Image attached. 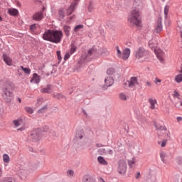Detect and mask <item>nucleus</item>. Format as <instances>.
<instances>
[{
	"label": "nucleus",
	"instance_id": "f257e3e1",
	"mask_svg": "<svg viewBox=\"0 0 182 182\" xmlns=\"http://www.w3.org/2000/svg\"><path fill=\"white\" fill-rule=\"evenodd\" d=\"M144 4L143 0H135L134 2V9L128 16V22L132 26H140L141 25V18H140L141 11Z\"/></svg>",
	"mask_w": 182,
	"mask_h": 182
},
{
	"label": "nucleus",
	"instance_id": "f03ea898",
	"mask_svg": "<svg viewBox=\"0 0 182 182\" xmlns=\"http://www.w3.org/2000/svg\"><path fill=\"white\" fill-rule=\"evenodd\" d=\"M62 38H63L62 31L48 30L46 31L43 36L44 41H48L53 43H60Z\"/></svg>",
	"mask_w": 182,
	"mask_h": 182
},
{
	"label": "nucleus",
	"instance_id": "7ed1b4c3",
	"mask_svg": "<svg viewBox=\"0 0 182 182\" xmlns=\"http://www.w3.org/2000/svg\"><path fill=\"white\" fill-rule=\"evenodd\" d=\"M1 96L6 103L12 102V99H14V86L9 83H6L2 87Z\"/></svg>",
	"mask_w": 182,
	"mask_h": 182
},
{
	"label": "nucleus",
	"instance_id": "20e7f679",
	"mask_svg": "<svg viewBox=\"0 0 182 182\" xmlns=\"http://www.w3.org/2000/svg\"><path fill=\"white\" fill-rule=\"evenodd\" d=\"M134 55L139 62H144L149 58V51L146 50L143 47H139L135 50Z\"/></svg>",
	"mask_w": 182,
	"mask_h": 182
},
{
	"label": "nucleus",
	"instance_id": "39448f33",
	"mask_svg": "<svg viewBox=\"0 0 182 182\" xmlns=\"http://www.w3.org/2000/svg\"><path fill=\"white\" fill-rule=\"evenodd\" d=\"M117 171L119 174H122V176L126 174V171H127V164L126 161H119Z\"/></svg>",
	"mask_w": 182,
	"mask_h": 182
},
{
	"label": "nucleus",
	"instance_id": "423d86ee",
	"mask_svg": "<svg viewBox=\"0 0 182 182\" xmlns=\"http://www.w3.org/2000/svg\"><path fill=\"white\" fill-rule=\"evenodd\" d=\"M30 139L34 143L36 141H39L41 140V130L40 129H35L32 132Z\"/></svg>",
	"mask_w": 182,
	"mask_h": 182
},
{
	"label": "nucleus",
	"instance_id": "0eeeda50",
	"mask_svg": "<svg viewBox=\"0 0 182 182\" xmlns=\"http://www.w3.org/2000/svg\"><path fill=\"white\" fill-rule=\"evenodd\" d=\"M154 52L159 60H160V62H164V56L166 55V53H164L163 50L157 48H155Z\"/></svg>",
	"mask_w": 182,
	"mask_h": 182
},
{
	"label": "nucleus",
	"instance_id": "6e6552de",
	"mask_svg": "<svg viewBox=\"0 0 182 182\" xmlns=\"http://www.w3.org/2000/svg\"><path fill=\"white\" fill-rule=\"evenodd\" d=\"M114 83V80L112 77H107L105 79V85L102 87L105 90L107 89V87H110V86H113Z\"/></svg>",
	"mask_w": 182,
	"mask_h": 182
},
{
	"label": "nucleus",
	"instance_id": "1a4fd4ad",
	"mask_svg": "<svg viewBox=\"0 0 182 182\" xmlns=\"http://www.w3.org/2000/svg\"><path fill=\"white\" fill-rule=\"evenodd\" d=\"M130 53L131 51L129 48L124 49V50L122 51V54L120 57V59H123V60H127V59H129L130 56Z\"/></svg>",
	"mask_w": 182,
	"mask_h": 182
},
{
	"label": "nucleus",
	"instance_id": "9d476101",
	"mask_svg": "<svg viewBox=\"0 0 182 182\" xmlns=\"http://www.w3.org/2000/svg\"><path fill=\"white\" fill-rule=\"evenodd\" d=\"M30 82L31 83H36V85H39V83H41V77L37 73H33Z\"/></svg>",
	"mask_w": 182,
	"mask_h": 182
},
{
	"label": "nucleus",
	"instance_id": "9b49d317",
	"mask_svg": "<svg viewBox=\"0 0 182 182\" xmlns=\"http://www.w3.org/2000/svg\"><path fill=\"white\" fill-rule=\"evenodd\" d=\"M43 13L38 11L33 15V21H42L43 19Z\"/></svg>",
	"mask_w": 182,
	"mask_h": 182
},
{
	"label": "nucleus",
	"instance_id": "f8f14e48",
	"mask_svg": "<svg viewBox=\"0 0 182 182\" xmlns=\"http://www.w3.org/2000/svg\"><path fill=\"white\" fill-rule=\"evenodd\" d=\"M148 102L150 105L149 108L151 110H154V109H156V105H157V100H156V98H149Z\"/></svg>",
	"mask_w": 182,
	"mask_h": 182
},
{
	"label": "nucleus",
	"instance_id": "ddd939ff",
	"mask_svg": "<svg viewBox=\"0 0 182 182\" xmlns=\"http://www.w3.org/2000/svg\"><path fill=\"white\" fill-rule=\"evenodd\" d=\"M3 59L4 61L5 62V63H6L8 65V66H12V58H11V57H9V55H6V54H4L3 55Z\"/></svg>",
	"mask_w": 182,
	"mask_h": 182
},
{
	"label": "nucleus",
	"instance_id": "4468645a",
	"mask_svg": "<svg viewBox=\"0 0 182 182\" xmlns=\"http://www.w3.org/2000/svg\"><path fill=\"white\" fill-rule=\"evenodd\" d=\"M89 61V58L87 57H82L81 60H80V68H86V65L87 64V62Z\"/></svg>",
	"mask_w": 182,
	"mask_h": 182
},
{
	"label": "nucleus",
	"instance_id": "2eb2a0df",
	"mask_svg": "<svg viewBox=\"0 0 182 182\" xmlns=\"http://www.w3.org/2000/svg\"><path fill=\"white\" fill-rule=\"evenodd\" d=\"M129 85L131 87H134L139 85V81H137L136 77H132L129 80Z\"/></svg>",
	"mask_w": 182,
	"mask_h": 182
},
{
	"label": "nucleus",
	"instance_id": "dca6fc26",
	"mask_svg": "<svg viewBox=\"0 0 182 182\" xmlns=\"http://www.w3.org/2000/svg\"><path fill=\"white\" fill-rule=\"evenodd\" d=\"M76 139H79L80 140H82L83 137H85V131L83 129H79L76 132L75 134Z\"/></svg>",
	"mask_w": 182,
	"mask_h": 182
},
{
	"label": "nucleus",
	"instance_id": "f3484780",
	"mask_svg": "<svg viewBox=\"0 0 182 182\" xmlns=\"http://www.w3.org/2000/svg\"><path fill=\"white\" fill-rule=\"evenodd\" d=\"M40 91L41 93H52V85H48L46 87L41 89Z\"/></svg>",
	"mask_w": 182,
	"mask_h": 182
},
{
	"label": "nucleus",
	"instance_id": "a211bd4d",
	"mask_svg": "<svg viewBox=\"0 0 182 182\" xmlns=\"http://www.w3.org/2000/svg\"><path fill=\"white\" fill-rule=\"evenodd\" d=\"M77 5V3H73L71 4L67 10V15H72V13L75 11V6Z\"/></svg>",
	"mask_w": 182,
	"mask_h": 182
},
{
	"label": "nucleus",
	"instance_id": "6ab92c4d",
	"mask_svg": "<svg viewBox=\"0 0 182 182\" xmlns=\"http://www.w3.org/2000/svg\"><path fill=\"white\" fill-rule=\"evenodd\" d=\"M161 31H163V25L161 24V21H159L158 22L154 32V33H160Z\"/></svg>",
	"mask_w": 182,
	"mask_h": 182
},
{
	"label": "nucleus",
	"instance_id": "aec40b11",
	"mask_svg": "<svg viewBox=\"0 0 182 182\" xmlns=\"http://www.w3.org/2000/svg\"><path fill=\"white\" fill-rule=\"evenodd\" d=\"M97 161L98 163H100V164H102V166H107L108 164L106 159H105L103 156H98Z\"/></svg>",
	"mask_w": 182,
	"mask_h": 182
},
{
	"label": "nucleus",
	"instance_id": "412c9836",
	"mask_svg": "<svg viewBox=\"0 0 182 182\" xmlns=\"http://www.w3.org/2000/svg\"><path fill=\"white\" fill-rule=\"evenodd\" d=\"M13 123H14L15 127H19V126H21V124H22V123H23V120H22V119H21V118H18L16 120H14Z\"/></svg>",
	"mask_w": 182,
	"mask_h": 182
},
{
	"label": "nucleus",
	"instance_id": "4be33fe9",
	"mask_svg": "<svg viewBox=\"0 0 182 182\" xmlns=\"http://www.w3.org/2000/svg\"><path fill=\"white\" fill-rule=\"evenodd\" d=\"M58 18L60 21H62L63 18H65V9H60L58 11Z\"/></svg>",
	"mask_w": 182,
	"mask_h": 182
},
{
	"label": "nucleus",
	"instance_id": "5701e85b",
	"mask_svg": "<svg viewBox=\"0 0 182 182\" xmlns=\"http://www.w3.org/2000/svg\"><path fill=\"white\" fill-rule=\"evenodd\" d=\"M9 15H11L12 16H16V15H18V14H19V12L18 11V9H9Z\"/></svg>",
	"mask_w": 182,
	"mask_h": 182
},
{
	"label": "nucleus",
	"instance_id": "b1692460",
	"mask_svg": "<svg viewBox=\"0 0 182 182\" xmlns=\"http://www.w3.org/2000/svg\"><path fill=\"white\" fill-rule=\"evenodd\" d=\"M136 164V158H132L129 161H128V165L131 168H133L134 167V165Z\"/></svg>",
	"mask_w": 182,
	"mask_h": 182
},
{
	"label": "nucleus",
	"instance_id": "393cba45",
	"mask_svg": "<svg viewBox=\"0 0 182 182\" xmlns=\"http://www.w3.org/2000/svg\"><path fill=\"white\" fill-rule=\"evenodd\" d=\"M63 30H64V32H65V34L66 35V36H69L70 33V26H64Z\"/></svg>",
	"mask_w": 182,
	"mask_h": 182
},
{
	"label": "nucleus",
	"instance_id": "a878e982",
	"mask_svg": "<svg viewBox=\"0 0 182 182\" xmlns=\"http://www.w3.org/2000/svg\"><path fill=\"white\" fill-rule=\"evenodd\" d=\"M175 82H176V83H181V82H182V74L179 73V74L176 75Z\"/></svg>",
	"mask_w": 182,
	"mask_h": 182
},
{
	"label": "nucleus",
	"instance_id": "bb28decb",
	"mask_svg": "<svg viewBox=\"0 0 182 182\" xmlns=\"http://www.w3.org/2000/svg\"><path fill=\"white\" fill-rule=\"evenodd\" d=\"M3 161L4 163H9V161H11V158L9 157V155L4 154L3 155Z\"/></svg>",
	"mask_w": 182,
	"mask_h": 182
},
{
	"label": "nucleus",
	"instance_id": "cd10ccee",
	"mask_svg": "<svg viewBox=\"0 0 182 182\" xmlns=\"http://www.w3.org/2000/svg\"><path fill=\"white\" fill-rule=\"evenodd\" d=\"M119 97L120 100H123V101L127 100V96L126 95V94H124L123 92L119 93Z\"/></svg>",
	"mask_w": 182,
	"mask_h": 182
},
{
	"label": "nucleus",
	"instance_id": "c85d7f7f",
	"mask_svg": "<svg viewBox=\"0 0 182 182\" xmlns=\"http://www.w3.org/2000/svg\"><path fill=\"white\" fill-rule=\"evenodd\" d=\"M158 144H159L161 147H166V144H167V139H163L162 141H159Z\"/></svg>",
	"mask_w": 182,
	"mask_h": 182
},
{
	"label": "nucleus",
	"instance_id": "c756f323",
	"mask_svg": "<svg viewBox=\"0 0 182 182\" xmlns=\"http://www.w3.org/2000/svg\"><path fill=\"white\" fill-rule=\"evenodd\" d=\"M107 75H108V76H112V75H114V69L109 68L108 70H107Z\"/></svg>",
	"mask_w": 182,
	"mask_h": 182
},
{
	"label": "nucleus",
	"instance_id": "7c9ffc66",
	"mask_svg": "<svg viewBox=\"0 0 182 182\" xmlns=\"http://www.w3.org/2000/svg\"><path fill=\"white\" fill-rule=\"evenodd\" d=\"M21 68L24 73H26L27 75H31V70L29 68H23V66H21Z\"/></svg>",
	"mask_w": 182,
	"mask_h": 182
},
{
	"label": "nucleus",
	"instance_id": "2f4dec72",
	"mask_svg": "<svg viewBox=\"0 0 182 182\" xmlns=\"http://www.w3.org/2000/svg\"><path fill=\"white\" fill-rule=\"evenodd\" d=\"M25 110L27 113H29V114H32L33 113V109L31 107H26Z\"/></svg>",
	"mask_w": 182,
	"mask_h": 182
},
{
	"label": "nucleus",
	"instance_id": "473e14b6",
	"mask_svg": "<svg viewBox=\"0 0 182 182\" xmlns=\"http://www.w3.org/2000/svg\"><path fill=\"white\" fill-rule=\"evenodd\" d=\"M84 26L80 24L75 27L74 32H79L80 29H83Z\"/></svg>",
	"mask_w": 182,
	"mask_h": 182
},
{
	"label": "nucleus",
	"instance_id": "72a5a7b5",
	"mask_svg": "<svg viewBox=\"0 0 182 182\" xmlns=\"http://www.w3.org/2000/svg\"><path fill=\"white\" fill-rule=\"evenodd\" d=\"M115 49L117 50V56H118L120 58L123 53H122L120 48H119V46H116Z\"/></svg>",
	"mask_w": 182,
	"mask_h": 182
},
{
	"label": "nucleus",
	"instance_id": "f704fd0d",
	"mask_svg": "<svg viewBox=\"0 0 182 182\" xmlns=\"http://www.w3.org/2000/svg\"><path fill=\"white\" fill-rule=\"evenodd\" d=\"M100 151L102 150L103 153H105V154H113V150L112 149H107V151H105V149H100Z\"/></svg>",
	"mask_w": 182,
	"mask_h": 182
},
{
	"label": "nucleus",
	"instance_id": "c9c22d12",
	"mask_svg": "<svg viewBox=\"0 0 182 182\" xmlns=\"http://www.w3.org/2000/svg\"><path fill=\"white\" fill-rule=\"evenodd\" d=\"M74 175H75V171H73V170L70 169L67 171L68 177H73Z\"/></svg>",
	"mask_w": 182,
	"mask_h": 182
},
{
	"label": "nucleus",
	"instance_id": "e433bc0d",
	"mask_svg": "<svg viewBox=\"0 0 182 182\" xmlns=\"http://www.w3.org/2000/svg\"><path fill=\"white\" fill-rule=\"evenodd\" d=\"M168 9H170V7L168 6H166L164 7V15L165 18H167V15H168Z\"/></svg>",
	"mask_w": 182,
	"mask_h": 182
},
{
	"label": "nucleus",
	"instance_id": "4c0bfd02",
	"mask_svg": "<svg viewBox=\"0 0 182 182\" xmlns=\"http://www.w3.org/2000/svg\"><path fill=\"white\" fill-rule=\"evenodd\" d=\"M54 97H55V99H64L65 96L62 94H54Z\"/></svg>",
	"mask_w": 182,
	"mask_h": 182
},
{
	"label": "nucleus",
	"instance_id": "58836bf2",
	"mask_svg": "<svg viewBox=\"0 0 182 182\" xmlns=\"http://www.w3.org/2000/svg\"><path fill=\"white\" fill-rule=\"evenodd\" d=\"M173 96L174 99H180V93L176 90L173 92Z\"/></svg>",
	"mask_w": 182,
	"mask_h": 182
},
{
	"label": "nucleus",
	"instance_id": "ea45409f",
	"mask_svg": "<svg viewBox=\"0 0 182 182\" xmlns=\"http://www.w3.org/2000/svg\"><path fill=\"white\" fill-rule=\"evenodd\" d=\"M75 52H76V46H71V48H70V55H73V53H75Z\"/></svg>",
	"mask_w": 182,
	"mask_h": 182
},
{
	"label": "nucleus",
	"instance_id": "a19ab883",
	"mask_svg": "<svg viewBox=\"0 0 182 182\" xmlns=\"http://www.w3.org/2000/svg\"><path fill=\"white\" fill-rule=\"evenodd\" d=\"M2 182H15L14 178H6Z\"/></svg>",
	"mask_w": 182,
	"mask_h": 182
},
{
	"label": "nucleus",
	"instance_id": "79ce46f5",
	"mask_svg": "<svg viewBox=\"0 0 182 182\" xmlns=\"http://www.w3.org/2000/svg\"><path fill=\"white\" fill-rule=\"evenodd\" d=\"M124 87L125 89H127V87H131L130 81L129 80H127L125 82H124Z\"/></svg>",
	"mask_w": 182,
	"mask_h": 182
},
{
	"label": "nucleus",
	"instance_id": "37998d69",
	"mask_svg": "<svg viewBox=\"0 0 182 182\" xmlns=\"http://www.w3.org/2000/svg\"><path fill=\"white\" fill-rule=\"evenodd\" d=\"M177 164H182V157L178 156L176 159Z\"/></svg>",
	"mask_w": 182,
	"mask_h": 182
},
{
	"label": "nucleus",
	"instance_id": "c03bdc74",
	"mask_svg": "<svg viewBox=\"0 0 182 182\" xmlns=\"http://www.w3.org/2000/svg\"><path fill=\"white\" fill-rule=\"evenodd\" d=\"M160 157H161L162 161H164V159H165V157H166V153L161 152V153L160 154Z\"/></svg>",
	"mask_w": 182,
	"mask_h": 182
},
{
	"label": "nucleus",
	"instance_id": "a18cd8bd",
	"mask_svg": "<svg viewBox=\"0 0 182 182\" xmlns=\"http://www.w3.org/2000/svg\"><path fill=\"white\" fill-rule=\"evenodd\" d=\"M89 55H93L96 53V50L95 48L90 49L88 51Z\"/></svg>",
	"mask_w": 182,
	"mask_h": 182
},
{
	"label": "nucleus",
	"instance_id": "49530a36",
	"mask_svg": "<svg viewBox=\"0 0 182 182\" xmlns=\"http://www.w3.org/2000/svg\"><path fill=\"white\" fill-rule=\"evenodd\" d=\"M72 55V54H70V52H69V53H67L65 54V57H64L65 60H68V59H69V58H70V55Z\"/></svg>",
	"mask_w": 182,
	"mask_h": 182
},
{
	"label": "nucleus",
	"instance_id": "de8ad7c7",
	"mask_svg": "<svg viewBox=\"0 0 182 182\" xmlns=\"http://www.w3.org/2000/svg\"><path fill=\"white\" fill-rule=\"evenodd\" d=\"M57 56L58 60L60 62L62 60V55H60V51H57Z\"/></svg>",
	"mask_w": 182,
	"mask_h": 182
},
{
	"label": "nucleus",
	"instance_id": "09e8293b",
	"mask_svg": "<svg viewBox=\"0 0 182 182\" xmlns=\"http://www.w3.org/2000/svg\"><path fill=\"white\" fill-rule=\"evenodd\" d=\"M46 109H48V107L46 106L41 108V109L38 110V113H43L46 110Z\"/></svg>",
	"mask_w": 182,
	"mask_h": 182
},
{
	"label": "nucleus",
	"instance_id": "8fccbe9b",
	"mask_svg": "<svg viewBox=\"0 0 182 182\" xmlns=\"http://www.w3.org/2000/svg\"><path fill=\"white\" fill-rule=\"evenodd\" d=\"M31 31H35L36 29V24H33L30 26Z\"/></svg>",
	"mask_w": 182,
	"mask_h": 182
},
{
	"label": "nucleus",
	"instance_id": "3c124183",
	"mask_svg": "<svg viewBox=\"0 0 182 182\" xmlns=\"http://www.w3.org/2000/svg\"><path fill=\"white\" fill-rule=\"evenodd\" d=\"M154 82L156 83V85H159V83H161V80L159 78H155Z\"/></svg>",
	"mask_w": 182,
	"mask_h": 182
},
{
	"label": "nucleus",
	"instance_id": "603ef678",
	"mask_svg": "<svg viewBox=\"0 0 182 182\" xmlns=\"http://www.w3.org/2000/svg\"><path fill=\"white\" fill-rule=\"evenodd\" d=\"M154 126L157 130H160V129H161V126L158 125L157 123H155Z\"/></svg>",
	"mask_w": 182,
	"mask_h": 182
},
{
	"label": "nucleus",
	"instance_id": "864d4df0",
	"mask_svg": "<svg viewBox=\"0 0 182 182\" xmlns=\"http://www.w3.org/2000/svg\"><path fill=\"white\" fill-rule=\"evenodd\" d=\"M166 134L167 136V139H171L170 131H166Z\"/></svg>",
	"mask_w": 182,
	"mask_h": 182
},
{
	"label": "nucleus",
	"instance_id": "5fc2aeb1",
	"mask_svg": "<svg viewBox=\"0 0 182 182\" xmlns=\"http://www.w3.org/2000/svg\"><path fill=\"white\" fill-rule=\"evenodd\" d=\"M88 11L90 12H92V11H93V6H92V5H90L89 7H88Z\"/></svg>",
	"mask_w": 182,
	"mask_h": 182
},
{
	"label": "nucleus",
	"instance_id": "6e6d98bb",
	"mask_svg": "<svg viewBox=\"0 0 182 182\" xmlns=\"http://www.w3.org/2000/svg\"><path fill=\"white\" fill-rule=\"evenodd\" d=\"M176 119H177V122H178V123H180V122H181V120H182V117H178L176 118Z\"/></svg>",
	"mask_w": 182,
	"mask_h": 182
},
{
	"label": "nucleus",
	"instance_id": "4d7b16f0",
	"mask_svg": "<svg viewBox=\"0 0 182 182\" xmlns=\"http://www.w3.org/2000/svg\"><path fill=\"white\" fill-rule=\"evenodd\" d=\"M152 43H153V40H151L149 42V46L151 48H153V45H151Z\"/></svg>",
	"mask_w": 182,
	"mask_h": 182
},
{
	"label": "nucleus",
	"instance_id": "13d9d810",
	"mask_svg": "<svg viewBox=\"0 0 182 182\" xmlns=\"http://www.w3.org/2000/svg\"><path fill=\"white\" fill-rule=\"evenodd\" d=\"M146 85L149 86V87H151V82L150 81H146Z\"/></svg>",
	"mask_w": 182,
	"mask_h": 182
},
{
	"label": "nucleus",
	"instance_id": "bf43d9fd",
	"mask_svg": "<svg viewBox=\"0 0 182 182\" xmlns=\"http://www.w3.org/2000/svg\"><path fill=\"white\" fill-rule=\"evenodd\" d=\"M135 178H140V172L137 173L136 176H135Z\"/></svg>",
	"mask_w": 182,
	"mask_h": 182
},
{
	"label": "nucleus",
	"instance_id": "052dcab7",
	"mask_svg": "<svg viewBox=\"0 0 182 182\" xmlns=\"http://www.w3.org/2000/svg\"><path fill=\"white\" fill-rule=\"evenodd\" d=\"M41 102H42V99H41V98L37 99V103H38V105H39V103H41Z\"/></svg>",
	"mask_w": 182,
	"mask_h": 182
},
{
	"label": "nucleus",
	"instance_id": "680f3d73",
	"mask_svg": "<svg viewBox=\"0 0 182 182\" xmlns=\"http://www.w3.org/2000/svg\"><path fill=\"white\" fill-rule=\"evenodd\" d=\"M102 144H96V147H102Z\"/></svg>",
	"mask_w": 182,
	"mask_h": 182
},
{
	"label": "nucleus",
	"instance_id": "e2e57ef3",
	"mask_svg": "<svg viewBox=\"0 0 182 182\" xmlns=\"http://www.w3.org/2000/svg\"><path fill=\"white\" fill-rule=\"evenodd\" d=\"M99 182H106V181H105V180L101 178L99 179Z\"/></svg>",
	"mask_w": 182,
	"mask_h": 182
},
{
	"label": "nucleus",
	"instance_id": "0e129e2a",
	"mask_svg": "<svg viewBox=\"0 0 182 182\" xmlns=\"http://www.w3.org/2000/svg\"><path fill=\"white\" fill-rule=\"evenodd\" d=\"M179 73H180L181 75H182V64H181V70H179Z\"/></svg>",
	"mask_w": 182,
	"mask_h": 182
},
{
	"label": "nucleus",
	"instance_id": "69168bd1",
	"mask_svg": "<svg viewBox=\"0 0 182 182\" xmlns=\"http://www.w3.org/2000/svg\"><path fill=\"white\" fill-rule=\"evenodd\" d=\"M0 177H2V168H0Z\"/></svg>",
	"mask_w": 182,
	"mask_h": 182
},
{
	"label": "nucleus",
	"instance_id": "338daca9",
	"mask_svg": "<svg viewBox=\"0 0 182 182\" xmlns=\"http://www.w3.org/2000/svg\"><path fill=\"white\" fill-rule=\"evenodd\" d=\"M18 100L19 103H22L21 98H18Z\"/></svg>",
	"mask_w": 182,
	"mask_h": 182
},
{
	"label": "nucleus",
	"instance_id": "774afa93",
	"mask_svg": "<svg viewBox=\"0 0 182 182\" xmlns=\"http://www.w3.org/2000/svg\"><path fill=\"white\" fill-rule=\"evenodd\" d=\"M77 1H79V0H74V4H77Z\"/></svg>",
	"mask_w": 182,
	"mask_h": 182
}]
</instances>
